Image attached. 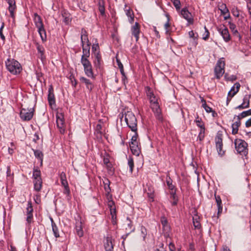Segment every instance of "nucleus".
<instances>
[{
	"label": "nucleus",
	"instance_id": "1",
	"mask_svg": "<svg viewBox=\"0 0 251 251\" xmlns=\"http://www.w3.org/2000/svg\"><path fill=\"white\" fill-rule=\"evenodd\" d=\"M5 64L6 69L13 75H19L23 70L21 64L14 58L9 57L5 60Z\"/></svg>",
	"mask_w": 251,
	"mask_h": 251
},
{
	"label": "nucleus",
	"instance_id": "2",
	"mask_svg": "<svg viewBox=\"0 0 251 251\" xmlns=\"http://www.w3.org/2000/svg\"><path fill=\"white\" fill-rule=\"evenodd\" d=\"M34 22L36 27L38 28V32L42 41L43 42H45L47 40L46 31L41 17L37 13L34 14Z\"/></svg>",
	"mask_w": 251,
	"mask_h": 251
},
{
	"label": "nucleus",
	"instance_id": "3",
	"mask_svg": "<svg viewBox=\"0 0 251 251\" xmlns=\"http://www.w3.org/2000/svg\"><path fill=\"white\" fill-rule=\"evenodd\" d=\"M125 120L126 125L131 131L135 132L137 130V121L134 114L131 111H127L125 113Z\"/></svg>",
	"mask_w": 251,
	"mask_h": 251
},
{
	"label": "nucleus",
	"instance_id": "4",
	"mask_svg": "<svg viewBox=\"0 0 251 251\" xmlns=\"http://www.w3.org/2000/svg\"><path fill=\"white\" fill-rule=\"evenodd\" d=\"M225 61L224 58H220L214 68L215 77L219 79L225 73Z\"/></svg>",
	"mask_w": 251,
	"mask_h": 251
},
{
	"label": "nucleus",
	"instance_id": "5",
	"mask_svg": "<svg viewBox=\"0 0 251 251\" xmlns=\"http://www.w3.org/2000/svg\"><path fill=\"white\" fill-rule=\"evenodd\" d=\"M237 151L241 155L246 156L248 154V144L241 139H236L234 141Z\"/></svg>",
	"mask_w": 251,
	"mask_h": 251
},
{
	"label": "nucleus",
	"instance_id": "6",
	"mask_svg": "<svg viewBox=\"0 0 251 251\" xmlns=\"http://www.w3.org/2000/svg\"><path fill=\"white\" fill-rule=\"evenodd\" d=\"M34 111V109L32 108L29 109L23 108L21 109L20 113V118L24 121H28L32 118Z\"/></svg>",
	"mask_w": 251,
	"mask_h": 251
},
{
	"label": "nucleus",
	"instance_id": "7",
	"mask_svg": "<svg viewBox=\"0 0 251 251\" xmlns=\"http://www.w3.org/2000/svg\"><path fill=\"white\" fill-rule=\"evenodd\" d=\"M33 208L32 205L31 201L27 202V206L25 211V215L26 216V221L28 225L33 222Z\"/></svg>",
	"mask_w": 251,
	"mask_h": 251
},
{
	"label": "nucleus",
	"instance_id": "8",
	"mask_svg": "<svg viewBox=\"0 0 251 251\" xmlns=\"http://www.w3.org/2000/svg\"><path fill=\"white\" fill-rule=\"evenodd\" d=\"M56 119L57 126L59 128L60 132L63 134L65 130L63 114L62 113L57 112L56 115Z\"/></svg>",
	"mask_w": 251,
	"mask_h": 251
},
{
	"label": "nucleus",
	"instance_id": "9",
	"mask_svg": "<svg viewBox=\"0 0 251 251\" xmlns=\"http://www.w3.org/2000/svg\"><path fill=\"white\" fill-rule=\"evenodd\" d=\"M218 32L222 36L224 41L226 42L230 40V36L228 30L224 25H221L217 28Z\"/></svg>",
	"mask_w": 251,
	"mask_h": 251
},
{
	"label": "nucleus",
	"instance_id": "10",
	"mask_svg": "<svg viewBox=\"0 0 251 251\" xmlns=\"http://www.w3.org/2000/svg\"><path fill=\"white\" fill-rule=\"evenodd\" d=\"M151 108L154 113V114L157 120H162V116L160 106L158 102L151 104Z\"/></svg>",
	"mask_w": 251,
	"mask_h": 251
},
{
	"label": "nucleus",
	"instance_id": "11",
	"mask_svg": "<svg viewBox=\"0 0 251 251\" xmlns=\"http://www.w3.org/2000/svg\"><path fill=\"white\" fill-rule=\"evenodd\" d=\"M146 92L148 99L150 100L151 104L158 102V99L154 94L152 90L149 87H146Z\"/></svg>",
	"mask_w": 251,
	"mask_h": 251
},
{
	"label": "nucleus",
	"instance_id": "12",
	"mask_svg": "<svg viewBox=\"0 0 251 251\" xmlns=\"http://www.w3.org/2000/svg\"><path fill=\"white\" fill-rule=\"evenodd\" d=\"M48 100L50 105L52 107L55 105V100L53 93V88L50 85L48 90Z\"/></svg>",
	"mask_w": 251,
	"mask_h": 251
},
{
	"label": "nucleus",
	"instance_id": "13",
	"mask_svg": "<svg viewBox=\"0 0 251 251\" xmlns=\"http://www.w3.org/2000/svg\"><path fill=\"white\" fill-rule=\"evenodd\" d=\"M124 226L126 233L128 234L135 230V227L133 226L132 222L129 217H127L125 221Z\"/></svg>",
	"mask_w": 251,
	"mask_h": 251
},
{
	"label": "nucleus",
	"instance_id": "14",
	"mask_svg": "<svg viewBox=\"0 0 251 251\" xmlns=\"http://www.w3.org/2000/svg\"><path fill=\"white\" fill-rule=\"evenodd\" d=\"M93 63L96 70H101L102 69L103 62L100 53H97L96 54Z\"/></svg>",
	"mask_w": 251,
	"mask_h": 251
},
{
	"label": "nucleus",
	"instance_id": "15",
	"mask_svg": "<svg viewBox=\"0 0 251 251\" xmlns=\"http://www.w3.org/2000/svg\"><path fill=\"white\" fill-rule=\"evenodd\" d=\"M215 143L216 148L219 155L222 156L224 154L225 151L223 150V141L222 139L220 136H217L215 138Z\"/></svg>",
	"mask_w": 251,
	"mask_h": 251
},
{
	"label": "nucleus",
	"instance_id": "16",
	"mask_svg": "<svg viewBox=\"0 0 251 251\" xmlns=\"http://www.w3.org/2000/svg\"><path fill=\"white\" fill-rule=\"evenodd\" d=\"M181 14L182 17L187 21L188 23L191 24L193 23V18L192 14L186 8H184L181 10Z\"/></svg>",
	"mask_w": 251,
	"mask_h": 251
},
{
	"label": "nucleus",
	"instance_id": "17",
	"mask_svg": "<svg viewBox=\"0 0 251 251\" xmlns=\"http://www.w3.org/2000/svg\"><path fill=\"white\" fill-rule=\"evenodd\" d=\"M6 1L9 4L8 10L10 12V15L12 18H14V11L16 9L15 0H6Z\"/></svg>",
	"mask_w": 251,
	"mask_h": 251
},
{
	"label": "nucleus",
	"instance_id": "18",
	"mask_svg": "<svg viewBox=\"0 0 251 251\" xmlns=\"http://www.w3.org/2000/svg\"><path fill=\"white\" fill-rule=\"evenodd\" d=\"M131 33L132 35H133L135 38L136 41H138L139 38V33H140V25L138 23H135V25L131 27Z\"/></svg>",
	"mask_w": 251,
	"mask_h": 251
},
{
	"label": "nucleus",
	"instance_id": "19",
	"mask_svg": "<svg viewBox=\"0 0 251 251\" xmlns=\"http://www.w3.org/2000/svg\"><path fill=\"white\" fill-rule=\"evenodd\" d=\"M130 150L132 153L136 155L139 156L141 153L140 148L139 146L138 143H130Z\"/></svg>",
	"mask_w": 251,
	"mask_h": 251
},
{
	"label": "nucleus",
	"instance_id": "20",
	"mask_svg": "<svg viewBox=\"0 0 251 251\" xmlns=\"http://www.w3.org/2000/svg\"><path fill=\"white\" fill-rule=\"evenodd\" d=\"M240 87V84L239 82L235 83L231 87L230 90L228 93V95L231 98L233 97L239 91Z\"/></svg>",
	"mask_w": 251,
	"mask_h": 251
},
{
	"label": "nucleus",
	"instance_id": "21",
	"mask_svg": "<svg viewBox=\"0 0 251 251\" xmlns=\"http://www.w3.org/2000/svg\"><path fill=\"white\" fill-rule=\"evenodd\" d=\"M125 12L126 15L128 18V21L130 24H132L134 22V15L133 11L130 7L126 6L125 8Z\"/></svg>",
	"mask_w": 251,
	"mask_h": 251
},
{
	"label": "nucleus",
	"instance_id": "22",
	"mask_svg": "<svg viewBox=\"0 0 251 251\" xmlns=\"http://www.w3.org/2000/svg\"><path fill=\"white\" fill-rule=\"evenodd\" d=\"M36 49L38 51V57L40 58L42 61H43L46 59L44 48L42 45L37 43Z\"/></svg>",
	"mask_w": 251,
	"mask_h": 251
},
{
	"label": "nucleus",
	"instance_id": "23",
	"mask_svg": "<svg viewBox=\"0 0 251 251\" xmlns=\"http://www.w3.org/2000/svg\"><path fill=\"white\" fill-rule=\"evenodd\" d=\"M237 121L232 125V134L235 135L238 133V128L241 125V118L240 116H237Z\"/></svg>",
	"mask_w": 251,
	"mask_h": 251
},
{
	"label": "nucleus",
	"instance_id": "24",
	"mask_svg": "<svg viewBox=\"0 0 251 251\" xmlns=\"http://www.w3.org/2000/svg\"><path fill=\"white\" fill-rule=\"evenodd\" d=\"M75 224V230L77 235L80 237H82L83 235V231L81 221H77L76 222Z\"/></svg>",
	"mask_w": 251,
	"mask_h": 251
},
{
	"label": "nucleus",
	"instance_id": "25",
	"mask_svg": "<svg viewBox=\"0 0 251 251\" xmlns=\"http://www.w3.org/2000/svg\"><path fill=\"white\" fill-rule=\"evenodd\" d=\"M80 80L82 82L85 83V84L86 85V86L88 89H89L90 90H92L93 89V88L94 87L92 83L91 82V81L89 79L86 78L85 77L82 76L80 78Z\"/></svg>",
	"mask_w": 251,
	"mask_h": 251
},
{
	"label": "nucleus",
	"instance_id": "26",
	"mask_svg": "<svg viewBox=\"0 0 251 251\" xmlns=\"http://www.w3.org/2000/svg\"><path fill=\"white\" fill-rule=\"evenodd\" d=\"M84 71L85 74L89 77L91 78L92 79L95 78V76L94 75L92 66H90L89 67L84 68Z\"/></svg>",
	"mask_w": 251,
	"mask_h": 251
},
{
	"label": "nucleus",
	"instance_id": "27",
	"mask_svg": "<svg viewBox=\"0 0 251 251\" xmlns=\"http://www.w3.org/2000/svg\"><path fill=\"white\" fill-rule=\"evenodd\" d=\"M104 248L106 251H112L113 247L112 242V239L111 238L107 237L106 239V242L104 243Z\"/></svg>",
	"mask_w": 251,
	"mask_h": 251
},
{
	"label": "nucleus",
	"instance_id": "28",
	"mask_svg": "<svg viewBox=\"0 0 251 251\" xmlns=\"http://www.w3.org/2000/svg\"><path fill=\"white\" fill-rule=\"evenodd\" d=\"M34 188L36 191H40L42 188V181L41 178H38V179H34Z\"/></svg>",
	"mask_w": 251,
	"mask_h": 251
},
{
	"label": "nucleus",
	"instance_id": "29",
	"mask_svg": "<svg viewBox=\"0 0 251 251\" xmlns=\"http://www.w3.org/2000/svg\"><path fill=\"white\" fill-rule=\"evenodd\" d=\"M170 199L172 205H176L177 204L178 199L176 194V190L170 192Z\"/></svg>",
	"mask_w": 251,
	"mask_h": 251
},
{
	"label": "nucleus",
	"instance_id": "30",
	"mask_svg": "<svg viewBox=\"0 0 251 251\" xmlns=\"http://www.w3.org/2000/svg\"><path fill=\"white\" fill-rule=\"evenodd\" d=\"M90 46H82L83 54L81 57L84 58H88L90 56Z\"/></svg>",
	"mask_w": 251,
	"mask_h": 251
},
{
	"label": "nucleus",
	"instance_id": "31",
	"mask_svg": "<svg viewBox=\"0 0 251 251\" xmlns=\"http://www.w3.org/2000/svg\"><path fill=\"white\" fill-rule=\"evenodd\" d=\"M161 223L163 226V230L168 231L170 229V226L167 218L165 216L161 217Z\"/></svg>",
	"mask_w": 251,
	"mask_h": 251
},
{
	"label": "nucleus",
	"instance_id": "32",
	"mask_svg": "<svg viewBox=\"0 0 251 251\" xmlns=\"http://www.w3.org/2000/svg\"><path fill=\"white\" fill-rule=\"evenodd\" d=\"M216 201L218 206V214L221 213L223 210V206L221 198L219 196H215Z\"/></svg>",
	"mask_w": 251,
	"mask_h": 251
},
{
	"label": "nucleus",
	"instance_id": "33",
	"mask_svg": "<svg viewBox=\"0 0 251 251\" xmlns=\"http://www.w3.org/2000/svg\"><path fill=\"white\" fill-rule=\"evenodd\" d=\"M218 8L221 11L222 15H226L229 13V10L225 3H222L219 5Z\"/></svg>",
	"mask_w": 251,
	"mask_h": 251
},
{
	"label": "nucleus",
	"instance_id": "34",
	"mask_svg": "<svg viewBox=\"0 0 251 251\" xmlns=\"http://www.w3.org/2000/svg\"><path fill=\"white\" fill-rule=\"evenodd\" d=\"M193 225L196 229H200L201 227V225L200 224V217L197 216L195 215L193 218Z\"/></svg>",
	"mask_w": 251,
	"mask_h": 251
},
{
	"label": "nucleus",
	"instance_id": "35",
	"mask_svg": "<svg viewBox=\"0 0 251 251\" xmlns=\"http://www.w3.org/2000/svg\"><path fill=\"white\" fill-rule=\"evenodd\" d=\"M60 178L62 186H67V185H68V183L66 178V175L64 172H63L60 174Z\"/></svg>",
	"mask_w": 251,
	"mask_h": 251
},
{
	"label": "nucleus",
	"instance_id": "36",
	"mask_svg": "<svg viewBox=\"0 0 251 251\" xmlns=\"http://www.w3.org/2000/svg\"><path fill=\"white\" fill-rule=\"evenodd\" d=\"M147 192V194L148 195L149 198L152 201H153L154 198V189L153 188L150 186L148 187V190H146Z\"/></svg>",
	"mask_w": 251,
	"mask_h": 251
},
{
	"label": "nucleus",
	"instance_id": "37",
	"mask_svg": "<svg viewBox=\"0 0 251 251\" xmlns=\"http://www.w3.org/2000/svg\"><path fill=\"white\" fill-rule=\"evenodd\" d=\"M81 63L83 68L89 67L92 66L91 63L88 58H84L83 57H81Z\"/></svg>",
	"mask_w": 251,
	"mask_h": 251
},
{
	"label": "nucleus",
	"instance_id": "38",
	"mask_svg": "<svg viewBox=\"0 0 251 251\" xmlns=\"http://www.w3.org/2000/svg\"><path fill=\"white\" fill-rule=\"evenodd\" d=\"M51 227H52V230L53 232V234H54V236L56 238L59 237L60 235H59V233L58 228L56 225L55 224V223H53Z\"/></svg>",
	"mask_w": 251,
	"mask_h": 251
},
{
	"label": "nucleus",
	"instance_id": "39",
	"mask_svg": "<svg viewBox=\"0 0 251 251\" xmlns=\"http://www.w3.org/2000/svg\"><path fill=\"white\" fill-rule=\"evenodd\" d=\"M81 44L82 46H85L84 44L86 43V46H90L91 43L89 42L88 35H81Z\"/></svg>",
	"mask_w": 251,
	"mask_h": 251
},
{
	"label": "nucleus",
	"instance_id": "40",
	"mask_svg": "<svg viewBox=\"0 0 251 251\" xmlns=\"http://www.w3.org/2000/svg\"><path fill=\"white\" fill-rule=\"evenodd\" d=\"M34 155L36 158L39 159L41 162L43 161V154L40 150H33Z\"/></svg>",
	"mask_w": 251,
	"mask_h": 251
},
{
	"label": "nucleus",
	"instance_id": "41",
	"mask_svg": "<svg viewBox=\"0 0 251 251\" xmlns=\"http://www.w3.org/2000/svg\"><path fill=\"white\" fill-rule=\"evenodd\" d=\"M250 96L249 95H246L243 98V101L242 104H244L247 108H248L250 106Z\"/></svg>",
	"mask_w": 251,
	"mask_h": 251
},
{
	"label": "nucleus",
	"instance_id": "42",
	"mask_svg": "<svg viewBox=\"0 0 251 251\" xmlns=\"http://www.w3.org/2000/svg\"><path fill=\"white\" fill-rule=\"evenodd\" d=\"M92 52L94 53V55L96 56V54L97 53H100V47L99 46V44H93L92 47Z\"/></svg>",
	"mask_w": 251,
	"mask_h": 251
},
{
	"label": "nucleus",
	"instance_id": "43",
	"mask_svg": "<svg viewBox=\"0 0 251 251\" xmlns=\"http://www.w3.org/2000/svg\"><path fill=\"white\" fill-rule=\"evenodd\" d=\"M225 78L227 81H233L237 79L235 75H229L227 73H226L224 75Z\"/></svg>",
	"mask_w": 251,
	"mask_h": 251
},
{
	"label": "nucleus",
	"instance_id": "44",
	"mask_svg": "<svg viewBox=\"0 0 251 251\" xmlns=\"http://www.w3.org/2000/svg\"><path fill=\"white\" fill-rule=\"evenodd\" d=\"M128 165L129 167L130 172L132 173L134 168V161L133 158L131 157H129L128 159Z\"/></svg>",
	"mask_w": 251,
	"mask_h": 251
},
{
	"label": "nucleus",
	"instance_id": "45",
	"mask_svg": "<svg viewBox=\"0 0 251 251\" xmlns=\"http://www.w3.org/2000/svg\"><path fill=\"white\" fill-rule=\"evenodd\" d=\"M167 184L168 186L169 189L171 191H175L174 189L175 186L174 185L172 184V179L169 177L168 179L166 180Z\"/></svg>",
	"mask_w": 251,
	"mask_h": 251
},
{
	"label": "nucleus",
	"instance_id": "46",
	"mask_svg": "<svg viewBox=\"0 0 251 251\" xmlns=\"http://www.w3.org/2000/svg\"><path fill=\"white\" fill-rule=\"evenodd\" d=\"M41 172L37 169L34 170L33 173V177L34 179H38V178H41Z\"/></svg>",
	"mask_w": 251,
	"mask_h": 251
},
{
	"label": "nucleus",
	"instance_id": "47",
	"mask_svg": "<svg viewBox=\"0 0 251 251\" xmlns=\"http://www.w3.org/2000/svg\"><path fill=\"white\" fill-rule=\"evenodd\" d=\"M249 115H251V109L247 111H243L238 116H240V117L242 119Z\"/></svg>",
	"mask_w": 251,
	"mask_h": 251
},
{
	"label": "nucleus",
	"instance_id": "48",
	"mask_svg": "<svg viewBox=\"0 0 251 251\" xmlns=\"http://www.w3.org/2000/svg\"><path fill=\"white\" fill-rule=\"evenodd\" d=\"M171 1L173 3V4L176 9L177 10H179L181 6L180 0H171Z\"/></svg>",
	"mask_w": 251,
	"mask_h": 251
},
{
	"label": "nucleus",
	"instance_id": "49",
	"mask_svg": "<svg viewBox=\"0 0 251 251\" xmlns=\"http://www.w3.org/2000/svg\"><path fill=\"white\" fill-rule=\"evenodd\" d=\"M204 28L205 29V32L203 34L202 39L204 40H206L209 38V32L207 28L206 27V26H204Z\"/></svg>",
	"mask_w": 251,
	"mask_h": 251
},
{
	"label": "nucleus",
	"instance_id": "50",
	"mask_svg": "<svg viewBox=\"0 0 251 251\" xmlns=\"http://www.w3.org/2000/svg\"><path fill=\"white\" fill-rule=\"evenodd\" d=\"M106 181H107V182H104V183H105L104 189H105L106 192H107V193H109L110 192V190H111L110 186H109L110 182L108 179L106 180Z\"/></svg>",
	"mask_w": 251,
	"mask_h": 251
},
{
	"label": "nucleus",
	"instance_id": "51",
	"mask_svg": "<svg viewBox=\"0 0 251 251\" xmlns=\"http://www.w3.org/2000/svg\"><path fill=\"white\" fill-rule=\"evenodd\" d=\"M4 23H2L1 25V27H0V38L4 41L5 40V37L3 34L2 30L4 28Z\"/></svg>",
	"mask_w": 251,
	"mask_h": 251
},
{
	"label": "nucleus",
	"instance_id": "52",
	"mask_svg": "<svg viewBox=\"0 0 251 251\" xmlns=\"http://www.w3.org/2000/svg\"><path fill=\"white\" fill-rule=\"evenodd\" d=\"M229 28L233 31V33H237V30L236 29V25L235 24L229 22Z\"/></svg>",
	"mask_w": 251,
	"mask_h": 251
},
{
	"label": "nucleus",
	"instance_id": "53",
	"mask_svg": "<svg viewBox=\"0 0 251 251\" xmlns=\"http://www.w3.org/2000/svg\"><path fill=\"white\" fill-rule=\"evenodd\" d=\"M140 230H141L142 236L143 238H144V239H145L146 236L147 235V229L144 226H142L141 227Z\"/></svg>",
	"mask_w": 251,
	"mask_h": 251
},
{
	"label": "nucleus",
	"instance_id": "54",
	"mask_svg": "<svg viewBox=\"0 0 251 251\" xmlns=\"http://www.w3.org/2000/svg\"><path fill=\"white\" fill-rule=\"evenodd\" d=\"M135 133H134V135L132 136V138H131V143H138L137 141V136H138V134H137V131H135V132H134Z\"/></svg>",
	"mask_w": 251,
	"mask_h": 251
},
{
	"label": "nucleus",
	"instance_id": "55",
	"mask_svg": "<svg viewBox=\"0 0 251 251\" xmlns=\"http://www.w3.org/2000/svg\"><path fill=\"white\" fill-rule=\"evenodd\" d=\"M202 107L204 108V109L205 110V111L208 112V113H210L212 111V108L211 107H210L209 106H208L206 104V103L205 102L204 103L202 104Z\"/></svg>",
	"mask_w": 251,
	"mask_h": 251
},
{
	"label": "nucleus",
	"instance_id": "56",
	"mask_svg": "<svg viewBox=\"0 0 251 251\" xmlns=\"http://www.w3.org/2000/svg\"><path fill=\"white\" fill-rule=\"evenodd\" d=\"M170 25L169 23V20L168 19L167 22L165 23V24L164 25V27L166 30V33L167 34L169 33V27H170Z\"/></svg>",
	"mask_w": 251,
	"mask_h": 251
},
{
	"label": "nucleus",
	"instance_id": "57",
	"mask_svg": "<svg viewBox=\"0 0 251 251\" xmlns=\"http://www.w3.org/2000/svg\"><path fill=\"white\" fill-rule=\"evenodd\" d=\"M196 124L200 128L204 126V124L201 121L198 120H196Z\"/></svg>",
	"mask_w": 251,
	"mask_h": 251
},
{
	"label": "nucleus",
	"instance_id": "58",
	"mask_svg": "<svg viewBox=\"0 0 251 251\" xmlns=\"http://www.w3.org/2000/svg\"><path fill=\"white\" fill-rule=\"evenodd\" d=\"M64 193L68 196L70 193V191L69 189V186L67 185V186H64Z\"/></svg>",
	"mask_w": 251,
	"mask_h": 251
},
{
	"label": "nucleus",
	"instance_id": "59",
	"mask_svg": "<svg viewBox=\"0 0 251 251\" xmlns=\"http://www.w3.org/2000/svg\"><path fill=\"white\" fill-rule=\"evenodd\" d=\"M111 214L112 216V218L113 219L114 218L115 216L116 215V209L115 208H110Z\"/></svg>",
	"mask_w": 251,
	"mask_h": 251
},
{
	"label": "nucleus",
	"instance_id": "60",
	"mask_svg": "<svg viewBox=\"0 0 251 251\" xmlns=\"http://www.w3.org/2000/svg\"><path fill=\"white\" fill-rule=\"evenodd\" d=\"M247 7L249 14L251 15V0H250L248 2Z\"/></svg>",
	"mask_w": 251,
	"mask_h": 251
},
{
	"label": "nucleus",
	"instance_id": "61",
	"mask_svg": "<svg viewBox=\"0 0 251 251\" xmlns=\"http://www.w3.org/2000/svg\"><path fill=\"white\" fill-rule=\"evenodd\" d=\"M11 175V169L9 166L7 167V171H6V176L7 177H9Z\"/></svg>",
	"mask_w": 251,
	"mask_h": 251
},
{
	"label": "nucleus",
	"instance_id": "62",
	"mask_svg": "<svg viewBox=\"0 0 251 251\" xmlns=\"http://www.w3.org/2000/svg\"><path fill=\"white\" fill-rule=\"evenodd\" d=\"M245 125L247 127L251 126V118L246 121Z\"/></svg>",
	"mask_w": 251,
	"mask_h": 251
},
{
	"label": "nucleus",
	"instance_id": "63",
	"mask_svg": "<svg viewBox=\"0 0 251 251\" xmlns=\"http://www.w3.org/2000/svg\"><path fill=\"white\" fill-rule=\"evenodd\" d=\"M169 249L170 251H175V245L172 243H170Z\"/></svg>",
	"mask_w": 251,
	"mask_h": 251
},
{
	"label": "nucleus",
	"instance_id": "64",
	"mask_svg": "<svg viewBox=\"0 0 251 251\" xmlns=\"http://www.w3.org/2000/svg\"><path fill=\"white\" fill-rule=\"evenodd\" d=\"M117 65H118L119 69L124 67L122 63L120 62V61L118 59H117Z\"/></svg>",
	"mask_w": 251,
	"mask_h": 251
}]
</instances>
